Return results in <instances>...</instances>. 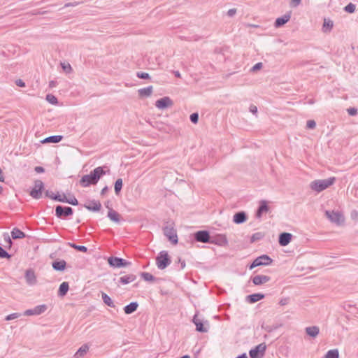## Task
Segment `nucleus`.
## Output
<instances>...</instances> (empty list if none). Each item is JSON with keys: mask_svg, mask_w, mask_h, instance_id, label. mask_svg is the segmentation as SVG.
Instances as JSON below:
<instances>
[{"mask_svg": "<svg viewBox=\"0 0 358 358\" xmlns=\"http://www.w3.org/2000/svg\"><path fill=\"white\" fill-rule=\"evenodd\" d=\"M52 266L54 270L57 271H63L66 268V262L64 260H56L52 262Z\"/></svg>", "mask_w": 358, "mask_h": 358, "instance_id": "nucleus-24", "label": "nucleus"}, {"mask_svg": "<svg viewBox=\"0 0 358 358\" xmlns=\"http://www.w3.org/2000/svg\"><path fill=\"white\" fill-rule=\"evenodd\" d=\"M305 331L307 335L312 338H315L320 333V329L317 326L308 327Z\"/></svg>", "mask_w": 358, "mask_h": 358, "instance_id": "nucleus-26", "label": "nucleus"}, {"mask_svg": "<svg viewBox=\"0 0 358 358\" xmlns=\"http://www.w3.org/2000/svg\"><path fill=\"white\" fill-rule=\"evenodd\" d=\"M73 213V210L71 207L63 206L61 205H58L55 207V215L58 218H64L72 215Z\"/></svg>", "mask_w": 358, "mask_h": 358, "instance_id": "nucleus-9", "label": "nucleus"}, {"mask_svg": "<svg viewBox=\"0 0 358 358\" xmlns=\"http://www.w3.org/2000/svg\"><path fill=\"white\" fill-rule=\"evenodd\" d=\"M266 345L264 343L257 345L249 351L250 358H262L264 356Z\"/></svg>", "mask_w": 358, "mask_h": 358, "instance_id": "nucleus-10", "label": "nucleus"}, {"mask_svg": "<svg viewBox=\"0 0 358 358\" xmlns=\"http://www.w3.org/2000/svg\"><path fill=\"white\" fill-rule=\"evenodd\" d=\"M265 297V295L264 294H262V293H255V294H250V295H248L246 296V301L249 303H255L263 299H264Z\"/></svg>", "mask_w": 358, "mask_h": 358, "instance_id": "nucleus-21", "label": "nucleus"}, {"mask_svg": "<svg viewBox=\"0 0 358 358\" xmlns=\"http://www.w3.org/2000/svg\"><path fill=\"white\" fill-rule=\"evenodd\" d=\"M236 358H248L246 353H243L238 355Z\"/></svg>", "mask_w": 358, "mask_h": 358, "instance_id": "nucleus-64", "label": "nucleus"}, {"mask_svg": "<svg viewBox=\"0 0 358 358\" xmlns=\"http://www.w3.org/2000/svg\"><path fill=\"white\" fill-rule=\"evenodd\" d=\"M236 13V8H231L227 12V15L229 17H233Z\"/></svg>", "mask_w": 358, "mask_h": 358, "instance_id": "nucleus-57", "label": "nucleus"}, {"mask_svg": "<svg viewBox=\"0 0 358 358\" xmlns=\"http://www.w3.org/2000/svg\"><path fill=\"white\" fill-rule=\"evenodd\" d=\"M355 5L352 3H349L344 8V10L349 13H352L355 10Z\"/></svg>", "mask_w": 358, "mask_h": 358, "instance_id": "nucleus-44", "label": "nucleus"}, {"mask_svg": "<svg viewBox=\"0 0 358 358\" xmlns=\"http://www.w3.org/2000/svg\"><path fill=\"white\" fill-rule=\"evenodd\" d=\"M141 276L145 281L154 282L156 280L154 275L147 272H141Z\"/></svg>", "mask_w": 358, "mask_h": 358, "instance_id": "nucleus-39", "label": "nucleus"}, {"mask_svg": "<svg viewBox=\"0 0 358 358\" xmlns=\"http://www.w3.org/2000/svg\"><path fill=\"white\" fill-rule=\"evenodd\" d=\"M15 83L17 86L20 87H22V79H17L16 81H15Z\"/></svg>", "mask_w": 358, "mask_h": 358, "instance_id": "nucleus-61", "label": "nucleus"}, {"mask_svg": "<svg viewBox=\"0 0 358 358\" xmlns=\"http://www.w3.org/2000/svg\"><path fill=\"white\" fill-rule=\"evenodd\" d=\"M108 263L113 268L127 267L131 264V262L117 257H110L108 259Z\"/></svg>", "mask_w": 358, "mask_h": 358, "instance_id": "nucleus-8", "label": "nucleus"}, {"mask_svg": "<svg viewBox=\"0 0 358 358\" xmlns=\"http://www.w3.org/2000/svg\"><path fill=\"white\" fill-rule=\"evenodd\" d=\"M301 0H292L291 4L293 7H296L301 3Z\"/></svg>", "mask_w": 358, "mask_h": 358, "instance_id": "nucleus-58", "label": "nucleus"}, {"mask_svg": "<svg viewBox=\"0 0 358 358\" xmlns=\"http://www.w3.org/2000/svg\"><path fill=\"white\" fill-rule=\"evenodd\" d=\"M250 112L252 114L256 115L257 113V107L255 105H250L249 108Z\"/></svg>", "mask_w": 358, "mask_h": 358, "instance_id": "nucleus-55", "label": "nucleus"}, {"mask_svg": "<svg viewBox=\"0 0 358 358\" xmlns=\"http://www.w3.org/2000/svg\"><path fill=\"white\" fill-rule=\"evenodd\" d=\"M171 263V258L166 250L161 251L156 258V264L160 270L165 269Z\"/></svg>", "mask_w": 358, "mask_h": 358, "instance_id": "nucleus-3", "label": "nucleus"}, {"mask_svg": "<svg viewBox=\"0 0 358 358\" xmlns=\"http://www.w3.org/2000/svg\"><path fill=\"white\" fill-rule=\"evenodd\" d=\"M210 236L208 231L200 230L194 234V238L197 242L210 243Z\"/></svg>", "mask_w": 358, "mask_h": 358, "instance_id": "nucleus-11", "label": "nucleus"}, {"mask_svg": "<svg viewBox=\"0 0 358 358\" xmlns=\"http://www.w3.org/2000/svg\"><path fill=\"white\" fill-rule=\"evenodd\" d=\"M46 100L51 104L55 105L58 103L57 99L55 96L51 94L46 95Z\"/></svg>", "mask_w": 358, "mask_h": 358, "instance_id": "nucleus-43", "label": "nucleus"}, {"mask_svg": "<svg viewBox=\"0 0 358 358\" xmlns=\"http://www.w3.org/2000/svg\"><path fill=\"white\" fill-rule=\"evenodd\" d=\"M289 298H282L280 300L279 304L280 306H285L289 303Z\"/></svg>", "mask_w": 358, "mask_h": 358, "instance_id": "nucleus-53", "label": "nucleus"}, {"mask_svg": "<svg viewBox=\"0 0 358 358\" xmlns=\"http://www.w3.org/2000/svg\"><path fill=\"white\" fill-rule=\"evenodd\" d=\"M63 138L62 136L60 135H55V136H51L48 138H45L43 141H41V143H57L60 142Z\"/></svg>", "mask_w": 358, "mask_h": 358, "instance_id": "nucleus-33", "label": "nucleus"}, {"mask_svg": "<svg viewBox=\"0 0 358 358\" xmlns=\"http://www.w3.org/2000/svg\"><path fill=\"white\" fill-rule=\"evenodd\" d=\"M335 182V177H330L327 179L315 180L310 183V188L313 191L320 193L333 185Z\"/></svg>", "mask_w": 358, "mask_h": 358, "instance_id": "nucleus-2", "label": "nucleus"}, {"mask_svg": "<svg viewBox=\"0 0 358 358\" xmlns=\"http://www.w3.org/2000/svg\"><path fill=\"white\" fill-rule=\"evenodd\" d=\"M108 217L110 220L117 223L120 222V215L113 208H109L108 212Z\"/></svg>", "mask_w": 358, "mask_h": 358, "instance_id": "nucleus-27", "label": "nucleus"}, {"mask_svg": "<svg viewBox=\"0 0 358 358\" xmlns=\"http://www.w3.org/2000/svg\"><path fill=\"white\" fill-rule=\"evenodd\" d=\"M164 236L169 239L172 244L176 245L178 242L176 229L172 224L166 225L163 228Z\"/></svg>", "mask_w": 358, "mask_h": 358, "instance_id": "nucleus-4", "label": "nucleus"}, {"mask_svg": "<svg viewBox=\"0 0 358 358\" xmlns=\"http://www.w3.org/2000/svg\"><path fill=\"white\" fill-rule=\"evenodd\" d=\"M56 84H57V82L55 81V80H51L50 83H49V87H55L56 86Z\"/></svg>", "mask_w": 358, "mask_h": 358, "instance_id": "nucleus-63", "label": "nucleus"}, {"mask_svg": "<svg viewBox=\"0 0 358 358\" xmlns=\"http://www.w3.org/2000/svg\"><path fill=\"white\" fill-rule=\"evenodd\" d=\"M101 298L103 303L109 307L114 308L115 306L111 298L106 293L102 292Z\"/></svg>", "mask_w": 358, "mask_h": 358, "instance_id": "nucleus-35", "label": "nucleus"}, {"mask_svg": "<svg viewBox=\"0 0 358 358\" xmlns=\"http://www.w3.org/2000/svg\"><path fill=\"white\" fill-rule=\"evenodd\" d=\"M138 307L137 302H131L124 308V311L126 314L129 315L135 312Z\"/></svg>", "mask_w": 358, "mask_h": 358, "instance_id": "nucleus-28", "label": "nucleus"}, {"mask_svg": "<svg viewBox=\"0 0 358 358\" xmlns=\"http://www.w3.org/2000/svg\"><path fill=\"white\" fill-rule=\"evenodd\" d=\"M136 279V276L134 274H129L122 276L119 279V283L122 285H127L131 282H134Z\"/></svg>", "mask_w": 358, "mask_h": 358, "instance_id": "nucleus-25", "label": "nucleus"}, {"mask_svg": "<svg viewBox=\"0 0 358 358\" xmlns=\"http://www.w3.org/2000/svg\"><path fill=\"white\" fill-rule=\"evenodd\" d=\"M153 87L152 86H148L145 88H141L138 90V95L141 97H148L150 96L152 93Z\"/></svg>", "mask_w": 358, "mask_h": 358, "instance_id": "nucleus-31", "label": "nucleus"}, {"mask_svg": "<svg viewBox=\"0 0 358 358\" xmlns=\"http://www.w3.org/2000/svg\"><path fill=\"white\" fill-rule=\"evenodd\" d=\"M268 210L269 206L268 205V202L265 200H261L259 201V206L257 210L255 216L257 218L260 219L262 216V214L268 212Z\"/></svg>", "mask_w": 358, "mask_h": 358, "instance_id": "nucleus-16", "label": "nucleus"}, {"mask_svg": "<svg viewBox=\"0 0 358 358\" xmlns=\"http://www.w3.org/2000/svg\"><path fill=\"white\" fill-rule=\"evenodd\" d=\"M325 215L331 222L335 223L337 225H341L345 222V217L343 213L338 211L326 210Z\"/></svg>", "mask_w": 358, "mask_h": 358, "instance_id": "nucleus-6", "label": "nucleus"}, {"mask_svg": "<svg viewBox=\"0 0 358 358\" xmlns=\"http://www.w3.org/2000/svg\"><path fill=\"white\" fill-rule=\"evenodd\" d=\"M306 127L308 129H315L316 127V122L314 120H308L306 123Z\"/></svg>", "mask_w": 358, "mask_h": 358, "instance_id": "nucleus-48", "label": "nucleus"}, {"mask_svg": "<svg viewBox=\"0 0 358 358\" xmlns=\"http://www.w3.org/2000/svg\"><path fill=\"white\" fill-rule=\"evenodd\" d=\"M122 185H123V183H122V178H118L115 182L114 189H115V193L117 196H118L120 194V193L122 190Z\"/></svg>", "mask_w": 358, "mask_h": 358, "instance_id": "nucleus-37", "label": "nucleus"}, {"mask_svg": "<svg viewBox=\"0 0 358 358\" xmlns=\"http://www.w3.org/2000/svg\"><path fill=\"white\" fill-rule=\"evenodd\" d=\"M105 168L106 166H98L90 171L89 174L84 175L80 180V185L83 187L96 185L102 176L106 175V173H110V169H108L107 171H105Z\"/></svg>", "mask_w": 358, "mask_h": 358, "instance_id": "nucleus-1", "label": "nucleus"}, {"mask_svg": "<svg viewBox=\"0 0 358 358\" xmlns=\"http://www.w3.org/2000/svg\"><path fill=\"white\" fill-rule=\"evenodd\" d=\"M136 76L141 79H149L150 78L149 73L146 72H137Z\"/></svg>", "mask_w": 358, "mask_h": 358, "instance_id": "nucleus-47", "label": "nucleus"}, {"mask_svg": "<svg viewBox=\"0 0 358 358\" xmlns=\"http://www.w3.org/2000/svg\"><path fill=\"white\" fill-rule=\"evenodd\" d=\"M44 190V183L41 180L34 181V187L31 189L29 194L35 199H40Z\"/></svg>", "mask_w": 358, "mask_h": 358, "instance_id": "nucleus-5", "label": "nucleus"}, {"mask_svg": "<svg viewBox=\"0 0 358 358\" xmlns=\"http://www.w3.org/2000/svg\"><path fill=\"white\" fill-rule=\"evenodd\" d=\"M262 329H264L266 331H267L268 333H271L273 330L277 329V327H271V326H266V327H264V325H262Z\"/></svg>", "mask_w": 358, "mask_h": 358, "instance_id": "nucleus-51", "label": "nucleus"}, {"mask_svg": "<svg viewBox=\"0 0 358 358\" xmlns=\"http://www.w3.org/2000/svg\"><path fill=\"white\" fill-rule=\"evenodd\" d=\"M292 235L288 232H282L280 234L278 243L280 246L287 245L292 241Z\"/></svg>", "mask_w": 358, "mask_h": 358, "instance_id": "nucleus-17", "label": "nucleus"}, {"mask_svg": "<svg viewBox=\"0 0 358 358\" xmlns=\"http://www.w3.org/2000/svg\"><path fill=\"white\" fill-rule=\"evenodd\" d=\"M173 105V101L169 96H164L156 101L155 106L161 110L167 108Z\"/></svg>", "mask_w": 358, "mask_h": 358, "instance_id": "nucleus-13", "label": "nucleus"}, {"mask_svg": "<svg viewBox=\"0 0 358 358\" xmlns=\"http://www.w3.org/2000/svg\"><path fill=\"white\" fill-rule=\"evenodd\" d=\"M60 202L67 203L71 204L73 206H78V199L73 195H72L69 198H67L65 196V194H63V196H62Z\"/></svg>", "mask_w": 358, "mask_h": 358, "instance_id": "nucleus-30", "label": "nucleus"}, {"mask_svg": "<svg viewBox=\"0 0 358 358\" xmlns=\"http://www.w3.org/2000/svg\"><path fill=\"white\" fill-rule=\"evenodd\" d=\"M11 237L14 240L17 238H22V231L17 228H14L11 231Z\"/></svg>", "mask_w": 358, "mask_h": 358, "instance_id": "nucleus-40", "label": "nucleus"}, {"mask_svg": "<svg viewBox=\"0 0 358 358\" xmlns=\"http://www.w3.org/2000/svg\"><path fill=\"white\" fill-rule=\"evenodd\" d=\"M324 358H339V352L337 349L329 350Z\"/></svg>", "mask_w": 358, "mask_h": 358, "instance_id": "nucleus-38", "label": "nucleus"}, {"mask_svg": "<svg viewBox=\"0 0 358 358\" xmlns=\"http://www.w3.org/2000/svg\"><path fill=\"white\" fill-rule=\"evenodd\" d=\"M3 237L4 241L7 243V245H5L4 247L6 248L10 249L11 248V245H12V241H11V238L12 237L10 236L8 233H4L3 234Z\"/></svg>", "mask_w": 358, "mask_h": 358, "instance_id": "nucleus-42", "label": "nucleus"}, {"mask_svg": "<svg viewBox=\"0 0 358 358\" xmlns=\"http://www.w3.org/2000/svg\"><path fill=\"white\" fill-rule=\"evenodd\" d=\"M20 315V313H12L6 317V320L9 321L15 318H17Z\"/></svg>", "mask_w": 358, "mask_h": 358, "instance_id": "nucleus-49", "label": "nucleus"}, {"mask_svg": "<svg viewBox=\"0 0 358 358\" xmlns=\"http://www.w3.org/2000/svg\"><path fill=\"white\" fill-rule=\"evenodd\" d=\"M69 289V282H63L59 285L58 293H57L58 296H64L67 294Z\"/></svg>", "mask_w": 358, "mask_h": 358, "instance_id": "nucleus-32", "label": "nucleus"}, {"mask_svg": "<svg viewBox=\"0 0 358 358\" xmlns=\"http://www.w3.org/2000/svg\"><path fill=\"white\" fill-rule=\"evenodd\" d=\"M34 171L37 173H44L45 172V169L42 166H36L34 168Z\"/></svg>", "mask_w": 358, "mask_h": 358, "instance_id": "nucleus-56", "label": "nucleus"}, {"mask_svg": "<svg viewBox=\"0 0 358 358\" xmlns=\"http://www.w3.org/2000/svg\"><path fill=\"white\" fill-rule=\"evenodd\" d=\"M210 243L215 244L219 246H225L227 245L228 241L225 235L218 234L210 237Z\"/></svg>", "mask_w": 358, "mask_h": 358, "instance_id": "nucleus-15", "label": "nucleus"}, {"mask_svg": "<svg viewBox=\"0 0 358 358\" xmlns=\"http://www.w3.org/2000/svg\"><path fill=\"white\" fill-rule=\"evenodd\" d=\"M45 196L46 197H48V198L54 200V201H59V202H60V200L62 198V196L60 194H59L58 193L55 194L53 192L50 191L48 189L45 191Z\"/></svg>", "mask_w": 358, "mask_h": 358, "instance_id": "nucleus-34", "label": "nucleus"}, {"mask_svg": "<svg viewBox=\"0 0 358 358\" xmlns=\"http://www.w3.org/2000/svg\"><path fill=\"white\" fill-rule=\"evenodd\" d=\"M262 237V235L261 233H255L251 237V241L254 242L257 240L260 239Z\"/></svg>", "mask_w": 358, "mask_h": 358, "instance_id": "nucleus-50", "label": "nucleus"}, {"mask_svg": "<svg viewBox=\"0 0 358 358\" xmlns=\"http://www.w3.org/2000/svg\"><path fill=\"white\" fill-rule=\"evenodd\" d=\"M78 4V2H73V3H68L65 4V7H69V6H76Z\"/></svg>", "mask_w": 358, "mask_h": 358, "instance_id": "nucleus-62", "label": "nucleus"}, {"mask_svg": "<svg viewBox=\"0 0 358 358\" xmlns=\"http://www.w3.org/2000/svg\"><path fill=\"white\" fill-rule=\"evenodd\" d=\"M88 344H83L75 353L74 357L76 358L84 357L89 350Z\"/></svg>", "mask_w": 358, "mask_h": 358, "instance_id": "nucleus-29", "label": "nucleus"}, {"mask_svg": "<svg viewBox=\"0 0 358 358\" xmlns=\"http://www.w3.org/2000/svg\"><path fill=\"white\" fill-rule=\"evenodd\" d=\"M61 66L64 71L66 73H69L72 71L71 66L69 63H61Z\"/></svg>", "mask_w": 358, "mask_h": 358, "instance_id": "nucleus-45", "label": "nucleus"}, {"mask_svg": "<svg viewBox=\"0 0 358 358\" xmlns=\"http://www.w3.org/2000/svg\"><path fill=\"white\" fill-rule=\"evenodd\" d=\"M262 63H261V62L257 63L256 64H255L252 66V71H256L259 70L260 69H262Z\"/></svg>", "mask_w": 358, "mask_h": 358, "instance_id": "nucleus-54", "label": "nucleus"}, {"mask_svg": "<svg viewBox=\"0 0 358 358\" xmlns=\"http://www.w3.org/2000/svg\"><path fill=\"white\" fill-rule=\"evenodd\" d=\"M270 280L271 278L269 276L264 275H257L252 279L253 284L255 285H261L268 282Z\"/></svg>", "mask_w": 358, "mask_h": 358, "instance_id": "nucleus-20", "label": "nucleus"}, {"mask_svg": "<svg viewBox=\"0 0 358 358\" xmlns=\"http://www.w3.org/2000/svg\"><path fill=\"white\" fill-rule=\"evenodd\" d=\"M192 322L196 325V330L199 332L206 333L208 331V329L204 327L202 321L197 317L196 314L192 320Z\"/></svg>", "mask_w": 358, "mask_h": 358, "instance_id": "nucleus-22", "label": "nucleus"}, {"mask_svg": "<svg viewBox=\"0 0 358 358\" xmlns=\"http://www.w3.org/2000/svg\"><path fill=\"white\" fill-rule=\"evenodd\" d=\"M48 309V306L45 304L38 305L35 306L34 308L27 309L24 311V315L31 316V315H39L45 313Z\"/></svg>", "mask_w": 358, "mask_h": 358, "instance_id": "nucleus-12", "label": "nucleus"}, {"mask_svg": "<svg viewBox=\"0 0 358 358\" xmlns=\"http://www.w3.org/2000/svg\"><path fill=\"white\" fill-rule=\"evenodd\" d=\"M248 219V216L245 212L239 211L234 214L233 217V222L235 224H240L246 222Z\"/></svg>", "mask_w": 358, "mask_h": 358, "instance_id": "nucleus-18", "label": "nucleus"}, {"mask_svg": "<svg viewBox=\"0 0 358 358\" xmlns=\"http://www.w3.org/2000/svg\"><path fill=\"white\" fill-rule=\"evenodd\" d=\"M290 17H291V12L285 13L282 17H278L275 20L274 26L276 28L282 27L290 20Z\"/></svg>", "mask_w": 358, "mask_h": 358, "instance_id": "nucleus-19", "label": "nucleus"}, {"mask_svg": "<svg viewBox=\"0 0 358 358\" xmlns=\"http://www.w3.org/2000/svg\"><path fill=\"white\" fill-rule=\"evenodd\" d=\"M24 278L26 282L29 286H34L37 284V277L33 269L29 268L25 271Z\"/></svg>", "mask_w": 358, "mask_h": 358, "instance_id": "nucleus-14", "label": "nucleus"}, {"mask_svg": "<svg viewBox=\"0 0 358 358\" xmlns=\"http://www.w3.org/2000/svg\"><path fill=\"white\" fill-rule=\"evenodd\" d=\"M190 121L196 124L199 121V114L198 113H193L189 116Z\"/></svg>", "mask_w": 358, "mask_h": 358, "instance_id": "nucleus-46", "label": "nucleus"}, {"mask_svg": "<svg viewBox=\"0 0 358 358\" xmlns=\"http://www.w3.org/2000/svg\"><path fill=\"white\" fill-rule=\"evenodd\" d=\"M334 24L333 22L330 20H326L324 19L323 26H322V31L323 32H329L332 28H333Z\"/></svg>", "mask_w": 358, "mask_h": 358, "instance_id": "nucleus-36", "label": "nucleus"}, {"mask_svg": "<svg viewBox=\"0 0 358 358\" xmlns=\"http://www.w3.org/2000/svg\"><path fill=\"white\" fill-rule=\"evenodd\" d=\"M69 245L73 248V249H76V250L78 251H80V252H87V248L86 246H84V245H76L73 243H68Z\"/></svg>", "mask_w": 358, "mask_h": 358, "instance_id": "nucleus-41", "label": "nucleus"}, {"mask_svg": "<svg viewBox=\"0 0 358 358\" xmlns=\"http://www.w3.org/2000/svg\"><path fill=\"white\" fill-rule=\"evenodd\" d=\"M348 113L350 115H356L357 114V109L355 108H350L348 109Z\"/></svg>", "mask_w": 358, "mask_h": 358, "instance_id": "nucleus-52", "label": "nucleus"}, {"mask_svg": "<svg viewBox=\"0 0 358 358\" xmlns=\"http://www.w3.org/2000/svg\"><path fill=\"white\" fill-rule=\"evenodd\" d=\"M84 206L90 211L96 212L100 210L101 204L99 201L92 200L88 204H85Z\"/></svg>", "mask_w": 358, "mask_h": 358, "instance_id": "nucleus-23", "label": "nucleus"}, {"mask_svg": "<svg viewBox=\"0 0 358 358\" xmlns=\"http://www.w3.org/2000/svg\"><path fill=\"white\" fill-rule=\"evenodd\" d=\"M272 259L267 255H262L257 257L250 265L249 269H252L259 266H268L272 263Z\"/></svg>", "mask_w": 358, "mask_h": 358, "instance_id": "nucleus-7", "label": "nucleus"}, {"mask_svg": "<svg viewBox=\"0 0 358 358\" xmlns=\"http://www.w3.org/2000/svg\"><path fill=\"white\" fill-rule=\"evenodd\" d=\"M108 187L105 186L101 191V195L104 196L108 192Z\"/></svg>", "mask_w": 358, "mask_h": 358, "instance_id": "nucleus-60", "label": "nucleus"}, {"mask_svg": "<svg viewBox=\"0 0 358 358\" xmlns=\"http://www.w3.org/2000/svg\"><path fill=\"white\" fill-rule=\"evenodd\" d=\"M178 262L180 264V269H183L186 265L185 260L181 259V258H178Z\"/></svg>", "mask_w": 358, "mask_h": 358, "instance_id": "nucleus-59", "label": "nucleus"}]
</instances>
